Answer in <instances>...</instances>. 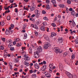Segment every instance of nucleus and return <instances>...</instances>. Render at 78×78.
Here are the masks:
<instances>
[{
  "instance_id": "obj_47",
  "label": "nucleus",
  "mask_w": 78,
  "mask_h": 78,
  "mask_svg": "<svg viewBox=\"0 0 78 78\" xmlns=\"http://www.w3.org/2000/svg\"><path fill=\"white\" fill-rule=\"evenodd\" d=\"M26 48L25 47H21V49L23 50V51H24V50H25V49Z\"/></svg>"
},
{
  "instance_id": "obj_2",
  "label": "nucleus",
  "mask_w": 78,
  "mask_h": 78,
  "mask_svg": "<svg viewBox=\"0 0 78 78\" xmlns=\"http://www.w3.org/2000/svg\"><path fill=\"white\" fill-rule=\"evenodd\" d=\"M39 52L37 51L34 52V58H38L39 57Z\"/></svg>"
},
{
  "instance_id": "obj_27",
  "label": "nucleus",
  "mask_w": 78,
  "mask_h": 78,
  "mask_svg": "<svg viewBox=\"0 0 78 78\" xmlns=\"http://www.w3.org/2000/svg\"><path fill=\"white\" fill-rule=\"evenodd\" d=\"M29 51L30 54H32V50L31 49V48H30L29 49Z\"/></svg>"
},
{
  "instance_id": "obj_64",
  "label": "nucleus",
  "mask_w": 78,
  "mask_h": 78,
  "mask_svg": "<svg viewBox=\"0 0 78 78\" xmlns=\"http://www.w3.org/2000/svg\"><path fill=\"white\" fill-rule=\"evenodd\" d=\"M41 78H45V75H43L41 76Z\"/></svg>"
},
{
  "instance_id": "obj_28",
  "label": "nucleus",
  "mask_w": 78,
  "mask_h": 78,
  "mask_svg": "<svg viewBox=\"0 0 78 78\" xmlns=\"http://www.w3.org/2000/svg\"><path fill=\"white\" fill-rule=\"evenodd\" d=\"M75 55L73 54L71 57V59H75Z\"/></svg>"
},
{
  "instance_id": "obj_50",
  "label": "nucleus",
  "mask_w": 78,
  "mask_h": 78,
  "mask_svg": "<svg viewBox=\"0 0 78 78\" xmlns=\"http://www.w3.org/2000/svg\"><path fill=\"white\" fill-rule=\"evenodd\" d=\"M32 76H34V77H36V74H33L32 75Z\"/></svg>"
},
{
  "instance_id": "obj_7",
  "label": "nucleus",
  "mask_w": 78,
  "mask_h": 78,
  "mask_svg": "<svg viewBox=\"0 0 78 78\" xmlns=\"http://www.w3.org/2000/svg\"><path fill=\"white\" fill-rule=\"evenodd\" d=\"M38 51H39V53L40 52H42V48L41 46H39L37 49Z\"/></svg>"
},
{
  "instance_id": "obj_22",
  "label": "nucleus",
  "mask_w": 78,
  "mask_h": 78,
  "mask_svg": "<svg viewBox=\"0 0 78 78\" xmlns=\"http://www.w3.org/2000/svg\"><path fill=\"white\" fill-rule=\"evenodd\" d=\"M35 16L37 18H38L39 17V16H40V13H35Z\"/></svg>"
},
{
  "instance_id": "obj_20",
  "label": "nucleus",
  "mask_w": 78,
  "mask_h": 78,
  "mask_svg": "<svg viewBox=\"0 0 78 78\" xmlns=\"http://www.w3.org/2000/svg\"><path fill=\"white\" fill-rule=\"evenodd\" d=\"M45 74L46 77H50L51 76L50 74L49 73H45Z\"/></svg>"
},
{
  "instance_id": "obj_30",
  "label": "nucleus",
  "mask_w": 78,
  "mask_h": 78,
  "mask_svg": "<svg viewBox=\"0 0 78 78\" xmlns=\"http://www.w3.org/2000/svg\"><path fill=\"white\" fill-rule=\"evenodd\" d=\"M60 7V8H64L65 7V5L63 4H61L59 5Z\"/></svg>"
},
{
  "instance_id": "obj_56",
  "label": "nucleus",
  "mask_w": 78,
  "mask_h": 78,
  "mask_svg": "<svg viewBox=\"0 0 78 78\" xmlns=\"http://www.w3.org/2000/svg\"><path fill=\"white\" fill-rule=\"evenodd\" d=\"M69 11H73V9L71 8H70L69 9Z\"/></svg>"
},
{
  "instance_id": "obj_31",
  "label": "nucleus",
  "mask_w": 78,
  "mask_h": 78,
  "mask_svg": "<svg viewBox=\"0 0 78 78\" xmlns=\"http://www.w3.org/2000/svg\"><path fill=\"white\" fill-rule=\"evenodd\" d=\"M34 28H35V29H36V30H38L39 29V28H38V27L37 26V25H34Z\"/></svg>"
},
{
  "instance_id": "obj_17",
  "label": "nucleus",
  "mask_w": 78,
  "mask_h": 78,
  "mask_svg": "<svg viewBox=\"0 0 78 78\" xmlns=\"http://www.w3.org/2000/svg\"><path fill=\"white\" fill-rule=\"evenodd\" d=\"M71 14L72 16H75V11H72L71 12Z\"/></svg>"
},
{
  "instance_id": "obj_51",
  "label": "nucleus",
  "mask_w": 78,
  "mask_h": 78,
  "mask_svg": "<svg viewBox=\"0 0 78 78\" xmlns=\"http://www.w3.org/2000/svg\"><path fill=\"white\" fill-rule=\"evenodd\" d=\"M51 25L53 26L54 27H56V24H55V23H51Z\"/></svg>"
},
{
  "instance_id": "obj_58",
  "label": "nucleus",
  "mask_w": 78,
  "mask_h": 78,
  "mask_svg": "<svg viewBox=\"0 0 78 78\" xmlns=\"http://www.w3.org/2000/svg\"><path fill=\"white\" fill-rule=\"evenodd\" d=\"M7 55L8 57H10L11 56V54H7Z\"/></svg>"
},
{
  "instance_id": "obj_23",
  "label": "nucleus",
  "mask_w": 78,
  "mask_h": 78,
  "mask_svg": "<svg viewBox=\"0 0 78 78\" xmlns=\"http://www.w3.org/2000/svg\"><path fill=\"white\" fill-rule=\"evenodd\" d=\"M46 8L47 9H50V7L49 6V5H48V4H47L46 5Z\"/></svg>"
},
{
  "instance_id": "obj_3",
  "label": "nucleus",
  "mask_w": 78,
  "mask_h": 78,
  "mask_svg": "<svg viewBox=\"0 0 78 78\" xmlns=\"http://www.w3.org/2000/svg\"><path fill=\"white\" fill-rule=\"evenodd\" d=\"M50 44L49 43H47L46 44H45L44 45V49H47L49 47H50Z\"/></svg>"
},
{
  "instance_id": "obj_62",
  "label": "nucleus",
  "mask_w": 78,
  "mask_h": 78,
  "mask_svg": "<svg viewBox=\"0 0 78 78\" xmlns=\"http://www.w3.org/2000/svg\"><path fill=\"white\" fill-rule=\"evenodd\" d=\"M14 74L15 75H19V72H15Z\"/></svg>"
},
{
  "instance_id": "obj_13",
  "label": "nucleus",
  "mask_w": 78,
  "mask_h": 78,
  "mask_svg": "<svg viewBox=\"0 0 78 78\" xmlns=\"http://www.w3.org/2000/svg\"><path fill=\"white\" fill-rule=\"evenodd\" d=\"M14 27V25L13 24H11L10 25V27H9V30H12L13 29V27Z\"/></svg>"
},
{
  "instance_id": "obj_26",
  "label": "nucleus",
  "mask_w": 78,
  "mask_h": 78,
  "mask_svg": "<svg viewBox=\"0 0 78 78\" xmlns=\"http://www.w3.org/2000/svg\"><path fill=\"white\" fill-rule=\"evenodd\" d=\"M53 65L52 64H50L49 65V69H53Z\"/></svg>"
},
{
  "instance_id": "obj_16",
  "label": "nucleus",
  "mask_w": 78,
  "mask_h": 78,
  "mask_svg": "<svg viewBox=\"0 0 78 78\" xmlns=\"http://www.w3.org/2000/svg\"><path fill=\"white\" fill-rule=\"evenodd\" d=\"M43 36L44 38L46 39V40H48V39H49V38L48 37V36L46 35H44Z\"/></svg>"
},
{
  "instance_id": "obj_40",
  "label": "nucleus",
  "mask_w": 78,
  "mask_h": 78,
  "mask_svg": "<svg viewBox=\"0 0 78 78\" xmlns=\"http://www.w3.org/2000/svg\"><path fill=\"white\" fill-rule=\"evenodd\" d=\"M43 24L44 26H45V25H47V22H44L43 23Z\"/></svg>"
},
{
  "instance_id": "obj_34",
  "label": "nucleus",
  "mask_w": 78,
  "mask_h": 78,
  "mask_svg": "<svg viewBox=\"0 0 78 78\" xmlns=\"http://www.w3.org/2000/svg\"><path fill=\"white\" fill-rule=\"evenodd\" d=\"M76 44H78V39L76 38V39L74 41Z\"/></svg>"
},
{
  "instance_id": "obj_6",
  "label": "nucleus",
  "mask_w": 78,
  "mask_h": 78,
  "mask_svg": "<svg viewBox=\"0 0 78 78\" xmlns=\"http://www.w3.org/2000/svg\"><path fill=\"white\" fill-rule=\"evenodd\" d=\"M24 60L25 61H30V57H29L27 56L26 57H25L23 58Z\"/></svg>"
},
{
  "instance_id": "obj_38",
  "label": "nucleus",
  "mask_w": 78,
  "mask_h": 78,
  "mask_svg": "<svg viewBox=\"0 0 78 78\" xmlns=\"http://www.w3.org/2000/svg\"><path fill=\"white\" fill-rule=\"evenodd\" d=\"M43 19L44 20H48V18L46 17V16H44V17Z\"/></svg>"
},
{
  "instance_id": "obj_36",
  "label": "nucleus",
  "mask_w": 78,
  "mask_h": 78,
  "mask_svg": "<svg viewBox=\"0 0 78 78\" xmlns=\"http://www.w3.org/2000/svg\"><path fill=\"white\" fill-rule=\"evenodd\" d=\"M35 11H36V12H35V13H40V11L37 10L36 9L35 10Z\"/></svg>"
},
{
  "instance_id": "obj_42",
  "label": "nucleus",
  "mask_w": 78,
  "mask_h": 78,
  "mask_svg": "<svg viewBox=\"0 0 78 78\" xmlns=\"http://www.w3.org/2000/svg\"><path fill=\"white\" fill-rule=\"evenodd\" d=\"M35 36H38V33H37V31H35Z\"/></svg>"
},
{
  "instance_id": "obj_19",
  "label": "nucleus",
  "mask_w": 78,
  "mask_h": 78,
  "mask_svg": "<svg viewBox=\"0 0 78 78\" xmlns=\"http://www.w3.org/2000/svg\"><path fill=\"white\" fill-rule=\"evenodd\" d=\"M51 2L53 4V5H55V4H56V2L55 0H51Z\"/></svg>"
},
{
  "instance_id": "obj_55",
  "label": "nucleus",
  "mask_w": 78,
  "mask_h": 78,
  "mask_svg": "<svg viewBox=\"0 0 78 78\" xmlns=\"http://www.w3.org/2000/svg\"><path fill=\"white\" fill-rule=\"evenodd\" d=\"M5 24V22H4V21H2L1 22V25H3Z\"/></svg>"
},
{
  "instance_id": "obj_49",
  "label": "nucleus",
  "mask_w": 78,
  "mask_h": 78,
  "mask_svg": "<svg viewBox=\"0 0 78 78\" xmlns=\"http://www.w3.org/2000/svg\"><path fill=\"white\" fill-rule=\"evenodd\" d=\"M67 55V52H65L63 54V56L64 57L66 56Z\"/></svg>"
},
{
  "instance_id": "obj_45",
  "label": "nucleus",
  "mask_w": 78,
  "mask_h": 78,
  "mask_svg": "<svg viewBox=\"0 0 78 78\" xmlns=\"http://www.w3.org/2000/svg\"><path fill=\"white\" fill-rule=\"evenodd\" d=\"M7 19L9 20L11 19V17L9 16H8L7 17Z\"/></svg>"
},
{
  "instance_id": "obj_48",
  "label": "nucleus",
  "mask_w": 78,
  "mask_h": 78,
  "mask_svg": "<svg viewBox=\"0 0 78 78\" xmlns=\"http://www.w3.org/2000/svg\"><path fill=\"white\" fill-rule=\"evenodd\" d=\"M15 12H16V13L18 12V9H17V8H15Z\"/></svg>"
},
{
  "instance_id": "obj_41",
  "label": "nucleus",
  "mask_w": 78,
  "mask_h": 78,
  "mask_svg": "<svg viewBox=\"0 0 78 78\" xmlns=\"http://www.w3.org/2000/svg\"><path fill=\"white\" fill-rule=\"evenodd\" d=\"M15 41L16 42H18L20 41V39L19 38H16Z\"/></svg>"
},
{
  "instance_id": "obj_61",
  "label": "nucleus",
  "mask_w": 78,
  "mask_h": 78,
  "mask_svg": "<svg viewBox=\"0 0 78 78\" xmlns=\"http://www.w3.org/2000/svg\"><path fill=\"white\" fill-rule=\"evenodd\" d=\"M19 58H22V56H18L17 57V58L18 59H19Z\"/></svg>"
},
{
  "instance_id": "obj_21",
  "label": "nucleus",
  "mask_w": 78,
  "mask_h": 78,
  "mask_svg": "<svg viewBox=\"0 0 78 78\" xmlns=\"http://www.w3.org/2000/svg\"><path fill=\"white\" fill-rule=\"evenodd\" d=\"M27 38V34H24V36L23 37V39H25Z\"/></svg>"
},
{
  "instance_id": "obj_43",
  "label": "nucleus",
  "mask_w": 78,
  "mask_h": 78,
  "mask_svg": "<svg viewBox=\"0 0 78 78\" xmlns=\"http://www.w3.org/2000/svg\"><path fill=\"white\" fill-rule=\"evenodd\" d=\"M30 20L31 21H32V22H34V19L33 18H30Z\"/></svg>"
},
{
  "instance_id": "obj_10",
  "label": "nucleus",
  "mask_w": 78,
  "mask_h": 78,
  "mask_svg": "<svg viewBox=\"0 0 78 78\" xmlns=\"http://www.w3.org/2000/svg\"><path fill=\"white\" fill-rule=\"evenodd\" d=\"M34 66L35 69H37L39 68V65L37 63H35L34 64Z\"/></svg>"
},
{
  "instance_id": "obj_1",
  "label": "nucleus",
  "mask_w": 78,
  "mask_h": 78,
  "mask_svg": "<svg viewBox=\"0 0 78 78\" xmlns=\"http://www.w3.org/2000/svg\"><path fill=\"white\" fill-rule=\"evenodd\" d=\"M55 52L56 53H61L62 52V51L61 49H59L58 48H55L54 49Z\"/></svg>"
},
{
  "instance_id": "obj_4",
  "label": "nucleus",
  "mask_w": 78,
  "mask_h": 78,
  "mask_svg": "<svg viewBox=\"0 0 78 78\" xmlns=\"http://www.w3.org/2000/svg\"><path fill=\"white\" fill-rule=\"evenodd\" d=\"M36 9V5L35 4H33V6H31L30 7V10L31 11H33Z\"/></svg>"
},
{
  "instance_id": "obj_39",
  "label": "nucleus",
  "mask_w": 78,
  "mask_h": 78,
  "mask_svg": "<svg viewBox=\"0 0 78 78\" xmlns=\"http://www.w3.org/2000/svg\"><path fill=\"white\" fill-rule=\"evenodd\" d=\"M59 67H60V68H62V69H63V66L62 65V64H59Z\"/></svg>"
},
{
  "instance_id": "obj_9",
  "label": "nucleus",
  "mask_w": 78,
  "mask_h": 78,
  "mask_svg": "<svg viewBox=\"0 0 78 78\" xmlns=\"http://www.w3.org/2000/svg\"><path fill=\"white\" fill-rule=\"evenodd\" d=\"M47 69V66L46 65H44L41 68V70L42 71H44L46 70Z\"/></svg>"
},
{
  "instance_id": "obj_37",
  "label": "nucleus",
  "mask_w": 78,
  "mask_h": 78,
  "mask_svg": "<svg viewBox=\"0 0 78 78\" xmlns=\"http://www.w3.org/2000/svg\"><path fill=\"white\" fill-rule=\"evenodd\" d=\"M12 44H9L8 45V47L9 48H11V47H12Z\"/></svg>"
},
{
  "instance_id": "obj_14",
  "label": "nucleus",
  "mask_w": 78,
  "mask_h": 78,
  "mask_svg": "<svg viewBox=\"0 0 78 78\" xmlns=\"http://www.w3.org/2000/svg\"><path fill=\"white\" fill-rule=\"evenodd\" d=\"M22 45V43H17L16 44V47H19Z\"/></svg>"
},
{
  "instance_id": "obj_53",
  "label": "nucleus",
  "mask_w": 78,
  "mask_h": 78,
  "mask_svg": "<svg viewBox=\"0 0 78 78\" xmlns=\"http://www.w3.org/2000/svg\"><path fill=\"white\" fill-rule=\"evenodd\" d=\"M46 2L47 3H50V2L48 0H46Z\"/></svg>"
},
{
  "instance_id": "obj_29",
  "label": "nucleus",
  "mask_w": 78,
  "mask_h": 78,
  "mask_svg": "<svg viewBox=\"0 0 78 78\" xmlns=\"http://www.w3.org/2000/svg\"><path fill=\"white\" fill-rule=\"evenodd\" d=\"M8 42H9V43L10 44H12V40H11L9 39L8 40Z\"/></svg>"
},
{
  "instance_id": "obj_12",
  "label": "nucleus",
  "mask_w": 78,
  "mask_h": 78,
  "mask_svg": "<svg viewBox=\"0 0 78 78\" xmlns=\"http://www.w3.org/2000/svg\"><path fill=\"white\" fill-rule=\"evenodd\" d=\"M23 64L25 66H30V63H29L27 62L26 61H25L23 62Z\"/></svg>"
},
{
  "instance_id": "obj_60",
  "label": "nucleus",
  "mask_w": 78,
  "mask_h": 78,
  "mask_svg": "<svg viewBox=\"0 0 78 78\" xmlns=\"http://www.w3.org/2000/svg\"><path fill=\"white\" fill-rule=\"evenodd\" d=\"M13 44L14 45H15L16 44V41H14L13 43Z\"/></svg>"
},
{
  "instance_id": "obj_54",
  "label": "nucleus",
  "mask_w": 78,
  "mask_h": 78,
  "mask_svg": "<svg viewBox=\"0 0 78 78\" xmlns=\"http://www.w3.org/2000/svg\"><path fill=\"white\" fill-rule=\"evenodd\" d=\"M15 61L16 62H18L19 61V59L17 58L15 59Z\"/></svg>"
},
{
  "instance_id": "obj_52",
  "label": "nucleus",
  "mask_w": 78,
  "mask_h": 78,
  "mask_svg": "<svg viewBox=\"0 0 78 78\" xmlns=\"http://www.w3.org/2000/svg\"><path fill=\"white\" fill-rule=\"evenodd\" d=\"M3 56L4 58H6V57H7V55L6 54H4L3 55Z\"/></svg>"
},
{
  "instance_id": "obj_63",
  "label": "nucleus",
  "mask_w": 78,
  "mask_h": 78,
  "mask_svg": "<svg viewBox=\"0 0 78 78\" xmlns=\"http://www.w3.org/2000/svg\"><path fill=\"white\" fill-rule=\"evenodd\" d=\"M30 73H33V70H30Z\"/></svg>"
},
{
  "instance_id": "obj_32",
  "label": "nucleus",
  "mask_w": 78,
  "mask_h": 78,
  "mask_svg": "<svg viewBox=\"0 0 78 78\" xmlns=\"http://www.w3.org/2000/svg\"><path fill=\"white\" fill-rule=\"evenodd\" d=\"M66 12H67V13H69V8H68L67 7H66Z\"/></svg>"
},
{
  "instance_id": "obj_18",
  "label": "nucleus",
  "mask_w": 78,
  "mask_h": 78,
  "mask_svg": "<svg viewBox=\"0 0 78 78\" xmlns=\"http://www.w3.org/2000/svg\"><path fill=\"white\" fill-rule=\"evenodd\" d=\"M6 34H10V31L9 30H6L5 31Z\"/></svg>"
},
{
  "instance_id": "obj_5",
  "label": "nucleus",
  "mask_w": 78,
  "mask_h": 78,
  "mask_svg": "<svg viewBox=\"0 0 78 78\" xmlns=\"http://www.w3.org/2000/svg\"><path fill=\"white\" fill-rule=\"evenodd\" d=\"M66 75L68 76V77L69 78H73V76H72V74H70V73L68 72H66Z\"/></svg>"
},
{
  "instance_id": "obj_11",
  "label": "nucleus",
  "mask_w": 78,
  "mask_h": 78,
  "mask_svg": "<svg viewBox=\"0 0 78 78\" xmlns=\"http://www.w3.org/2000/svg\"><path fill=\"white\" fill-rule=\"evenodd\" d=\"M40 30L43 31H45V27L44 26H42L40 28Z\"/></svg>"
},
{
  "instance_id": "obj_24",
  "label": "nucleus",
  "mask_w": 78,
  "mask_h": 78,
  "mask_svg": "<svg viewBox=\"0 0 78 78\" xmlns=\"http://www.w3.org/2000/svg\"><path fill=\"white\" fill-rule=\"evenodd\" d=\"M48 72L50 73H52L53 71H52V69L49 68L48 70Z\"/></svg>"
},
{
  "instance_id": "obj_8",
  "label": "nucleus",
  "mask_w": 78,
  "mask_h": 78,
  "mask_svg": "<svg viewBox=\"0 0 78 78\" xmlns=\"http://www.w3.org/2000/svg\"><path fill=\"white\" fill-rule=\"evenodd\" d=\"M58 41L59 43H62V42H63V39H62V37H59L58 39Z\"/></svg>"
},
{
  "instance_id": "obj_25",
  "label": "nucleus",
  "mask_w": 78,
  "mask_h": 78,
  "mask_svg": "<svg viewBox=\"0 0 78 78\" xmlns=\"http://www.w3.org/2000/svg\"><path fill=\"white\" fill-rule=\"evenodd\" d=\"M4 48H5V47H4V46H3L1 45L0 47V50H4Z\"/></svg>"
},
{
  "instance_id": "obj_44",
  "label": "nucleus",
  "mask_w": 78,
  "mask_h": 78,
  "mask_svg": "<svg viewBox=\"0 0 78 78\" xmlns=\"http://www.w3.org/2000/svg\"><path fill=\"white\" fill-rule=\"evenodd\" d=\"M35 23L36 25H38L39 24V22L38 21H36L35 22Z\"/></svg>"
},
{
  "instance_id": "obj_33",
  "label": "nucleus",
  "mask_w": 78,
  "mask_h": 78,
  "mask_svg": "<svg viewBox=\"0 0 78 78\" xmlns=\"http://www.w3.org/2000/svg\"><path fill=\"white\" fill-rule=\"evenodd\" d=\"M67 3L68 4H70L71 3V1L70 0H67Z\"/></svg>"
},
{
  "instance_id": "obj_15",
  "label": "nucleus",
  "mask_w": 78,
  "mask_h": 78,
  "mask_svg": "<svg viewBox=\"0 0 78 78\" xmlns=\"http://www.w3.org/2000/svg\"><path fill=\"white\" fill-rule=\"evenodd\" d=\"M51 37H53V36H56V34L55 32H52L51 33Z\"/></svg>"
},
{
  "instance_id": "obj_59",
  "label": "nucleus",
  "mask_w": 78,
  "mask_h": 78,
  "mask_svg": "<svg viewBox=\"0 0 78 78\" xmlns=\"http://www.w3.org/2000/svg\"><path fill=\"white\" fill-rule=\"evenodd\" d=\"M2 39L3 41V42H5V38H2Z\"/></svg>"
},
{
  "instance_id": "obj_35",
  "label": "nucleus",
  "mask_w": 78,
  "mask_h": 78,
  "mask_svg": "<svg viewBox=\"0 0 78 78\" xmlns=\"http://www.w3.org/2000/svg\"><path fill=\"white\" fill-rule=\"evenodd\" d=\"M10 50L11 51H14V48L12 47L10 48Z\"/></svg>"
},
{
  "instance_id": "obj_46",
  "label": "nucleus",
  "mask_w": 78,
  "mask_h": 78,
  "mask_svg": "<svg viewBox=\"0 0 78 78\" xmlns=\"http://www.w3.org/2000/svg\"><path fill=\"white\" fill-rule=\"evenodd\" d=\"M42 13L43 14H46V12L45 10H43L42 11Z\"/></svg>"
},
{
  "instance_id": "obj_57",
  "label": "nucleus",
  "mask_w": 78,
  "mask_h": 78,
  "mask_svg": "<svg viewBox=\"0 0 78 78\" xmlns=\"http://www.w3.org/2000/svg\"><path fill=\"white\" fill-rule=\"evenodd\" d=\"M10 34H12V33H13L14 31L13 30H10Z\"/></svg>"
}]
</instances>
